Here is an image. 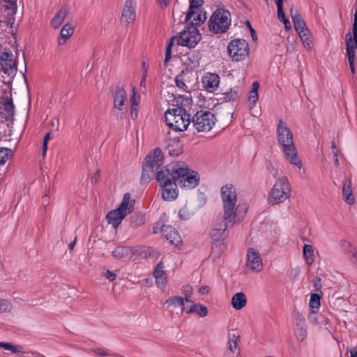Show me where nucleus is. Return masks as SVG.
Masks as SVG:
<instances>
[{"instance_id":"56","label":"nucleus","mask_w":357,"mask_h":357,"mask_svg":"<svg viewBox=\"0 0 357 357\" xmlns=\"http://www.w3.org/2000/svg\"><path fill=\"white\" fill-rule=\"evenodd\" d=\"M191 214L186 208H182L178 212V216L182 220H188L190 217Z\"/></svg>"},{"instance_id":"7","label":"nucleus","mask_w":357,"mask_h":357,"mask_svg":"<svg viewBox=\"0 0 357 357\" xmlns=\"http://www.w3.org/2000/svg\"><path fill=\"white\" fill-rule=\"evenodd\" d=\"M177 176V184L183 188H194L199 181L198 173L194 171H190L187 167H180L176 165V169L173 171Z\"/></svg>"},{"instance_id":"55","label":"nucleus","mask_w":357,"mask_h":357,"mask_svg":"<svg viewBox=\"0 0 357 357\" xmlns=\"http://www.w3.org/2000/svg\"><path fill=\"white\" fill-rule=\"evenodd\" d=\"M181 291L185 297L190 298L192 294V287L189 284H185L183 286Z\"/></svg>"},{"instance_id":"11","label":"nucleus","mask_w":357,"mask_h":357,"mask_svg":"<svg viewBox=\"0 0 357 357\" xmlns=\"http://www.w3.org/2000/svg\"><path fill=\"white\" fill-rule=\"evenodd\" d=\"M290 14L294 23V29L299 35L304 46L307 49H311L312 40L310 38L309 30L306 28L304 21L296 10L291 8L290 10Z\"/></svg>"},{"instance_id":"24","label":"nucleus","mask_w":357,"mask_h":357,"mask_svg":"<svg viewBox=\"0 0 357 357\" xmlns=\"http://www.w3.org/2000/svg\"><path fill=\"white\" fill-rule=\"evenodd\" d=\"M164 236L169 241V243L178 245L181 242V238L177 231L172 226H167L164 229Z\"/></svg>"},{"instance_id":"64","label":"nucleus","mask_w":357,"mask_h":357,"mask_svg":"<svg viewBox=\"0 0 357 357\" xmlns=\"http://www.w3.org/2000/svg\"><path fill=\"white\" fill-rule=\"evenodd\" d=\"M196 305L195 303H192V304H190V306L189 307V308H187V307H185V310L187 314H192V313H195V308H196Z\"/></svg>"},{"instance_id":"51","label":"nucleus","mask_w":357,"mask_h":357,"mask_svg":"<svg viewBox=\"0 0 357 357\" xmlns=\"http://www.w3.org/2000/svg\"><path fill=\"white\" fill-rule=\"evenodd\" d=\"M195 310V313H197L200 317H205L208 314L207 307L201 304L196 305Z\"/></svg>"},{"instance_id":"13","label":"nucleus","mask_w":357,"mask_h":357,"mask_svg":"<svg viewBox=\"0 0 357 357\" xmlns=\"http://www.w3.org/2000/svg\"><path fill=\"white\" fill-rule=\"evenodd\" d=\"M201 39V35L197 27L188 26L186 29L180 32L176 38L177 43L189 48L195 47Z\"/></svg>"},{"instance_id":"22","label":"nucleus","mask_w":357,"mask_h":357,"mask_svg":"<svg viewBox=\"0 0 357 357\" xmlns=\"http://www.w3.org/2000/svg\"><path fill=\"white\" fill-rule=\"evenodd\" d=\"M351 185L352 183L351 178H346L343 182L342 196L344 201L349 205L353 204L355 202Z\"/></svg>"},{"instance_id":"53","label":"nucleus","mask_w":357,"mask_h":357,"mask_svg":"<svg viewBox=\"0 0 357 357\" xmlns=\"http://www.w3.org/2000/svg\"><path fill=\"white\" fill-rule=\"evenodd\" d=\"M167 225H165L162 222H156L154 226H153V233L154 234H159V233H162V235L164 236V229L167 227Z\"/></svg>"},{"instance_id":"1","label":"nucleus","mask_w":357,"mask_h":357,"mask_svg":"<svg viewBox=\"0 0 357 357\" xmlns=\"http://www.w3.org/2000/svg\"><path fill=\"white\" fill-rule=\"evenodd\" d=\"M220 197L222 204V214L226 222L232 224L241 223L248 208L238 204V195L235 186L231 183L223 185L220 188Z\"/></svg>"},{"instance_id":"33","label":"nucleus","mask_w":357,"mask_h":357,"mask_svg":"<svg viewBox=\"0 0 357 357\" xmlns=\"http://www.w3.org/2000/svg\"><path fill=\"white\" fill-rule=\"evenodd\" d=\"M162 197L165 201H172L176 199L178 195L177 184L169 185L167 188H162Z\"/></svg>"},{"instance_id":"28","label":"nucleus","mask_w":357,"mask_h":357,"mask_svg":"<svg viewBox=\"0 0 357 357\" xmlns=\"http://www.w3.org/2000/svg\"><path fill=\"white\" fill-rule=\"evenodd\" d=\"M0 114L6 120H9L13 116L14 105L11 100H8L0 105Z\"/></svg>"},{"instance_id":"58","label":"nucleus","mask_w":357,"mask_h":357,"mask_svg":"<svg viewBox=\"0 0 357 357\" xmlns=\"http://www.w3.org/2000/svg\"><path fill=\"white\" fill-rule=\"evenodd\" d=\"M190 8L192 10L196 9L198 6H199L201 4L204 3V0H190ZM193 10H191V13Z\"/></svg>"},{"instance_id":"32","label":"nucleus","mask_w":357,"mask_h":357,"mask_svg":"<svg viewBox=\"0 0 357 357\" xmlns=\"http://www.w3.org/2000/svg\"><path fill=\"white\" fill-rule=\"evenodd\" d=\"M259 88V84L255 81L252 84V89L250 91L248 96V107L252 109L255 106L256 102L259 99L258 89Z\"/></svg>"},{"instance_id":"48","label":"nucleus","mask_w":357,"mask_h":357,"mask_svg":"<svg viewBox=\"0 0 357 357\" xmlns=\"http://www.w3.org/2000/svg\"><path fill=\"white\" fill-rule=\"evenodd\" d=\"M238 89H231L223 93V98L227 101L235 100L239 96Z\"/></svg>"},{"instance_id":"18","label":"nucleus","mask_w":357,"mask_h":357,"mask_svg":"<svg viewBox=\"0 0 357 357\" xmlns=\"http://www.w3.org/2000/svg\"><path fill=\"white\" fill-rule=\"evenodd\" d=\"M136 3L132 0H126L123 8L121 22L127 26L135 20Z\"/></svg>"},{"instance_id":"17","label":"nucleus","mask_w":357,"mask_h":357,"mask_svg":"<svg viewBox=\"0 0 357 357\" xmlns=\"http://www.w3.org/2000/svg\"><path fill=\"white\" fill-rule=\"evenodd\" d=\"M202 5L201 4L196 9H193L191 13L192 9L190 8V5L189 6L188 11L185 18V21L186 22H189L192 20V24L190 26H195L197 28V26L202 24L206 20V13L202 10Z\"/></svg>"},{"instance_id":"38","label":"nucleus","mask_w":357,"mask_h":357,"mask_svg":"<svg viewBox=\"0 0 357 357\" xmlns=\"http://www.w3.org/2000/svg\"><path fill=\"white\" fill-rule=\"evenodd\" d=\"M185 58V63L190 67L195 68L199 65V60L201 59L199 52L192 51L186 54Z\"/></svg>"},{"instance_id":"29","label":"nucleus","mask_w":357,"mask_h":357,"mask_svg":"<svg viewBox=\"0 0 357 357\" xmlns=\"http://www.w3.org/2000/svg\"><path fill=\"white\" fill-rule=\"evenodd\" d=\"M339 247L346 255H351L355 262L357 263V249L352 244L345 239H342L339 242Z\"/></svg>"},{"instance_id":"34","label":"nucleus","mask_w":357,"mask_h":357,"mask_svg":"<svg viewBox=\"0 0 357 357\" xmlns=\"http://www.w3.org/2000/svg\"><path fill=\"white\" fill-rule=\"evenodd\" d=\"M347 53L348 56H356V50H357V36L351 37L350 33L346 35Z\"/></svg>"},{"instance_id":"59","label":"nucleus","mask_w":357,"mask_h":357,"mask_svg":"<svg viewBox=\"0 0 357 357\" xmlns=\"http://www.w3.org/2000/svg\"><path fill=\"white\" fill-rule=\"evenodd\" d=\"M180 98L181 99V104L183 106H188L190 105L192 100L189 96H181Z\"/></svg>"},{"instance_id":"44","label":"nucleus","mask_w":357,"mask_h":357,"mask_svg":"<svg viewBox=\"0 0 357 357\" xmlns=\"http://www.w3.org/2000/svg\"><path fill=\"white\" fill-rule=\"evenodd\" d=\"M303 252L306 264L311 265L314 261V250L312 245H304Z\"/></svg>"},{"instance_id":"63","label":"nucleus","mask_w":357,"mask_h":357,"mask_svg":"<svg viewBox=\"0 0 357 357\" xmlns=\"http://www.w3.org/2000/svg\"><path fill=\"white\" fill-rule=\"evenodd\" d=\"M105 276L112 281L115 280L116 278V273L111 272L110 271H107V272L105 273Z\"/></svg>"},{"instance_id":"52","label":"nucleus","mask_w":357,"mask_h":357,"mask_svg":"<svg viewBox=\"0 0 357 357\" xmlns=\"http://www.w3.org/2000/svg\"><path fill=\"white\" fill-rule=\"evenodd\" d=\"M153 171H151V169H149V168H146V167L143 166V171L141 176V180L142 182H148L149 179L151 178L150 174L153 173Z\"/></svg>"},{"instance_id":"27","label":"nucleus","mask_w":357,"mask_h":357,"mask_svg":"<svg viewBox=\"0 0 357 357\" xmlns=\"http://www.w3.org/2000/svg\"><path fill=\"white\" fill-rule=\"evenodd\" d=\"M231 303L234 309L241 310L247 304V298L243 292H238L233 295Z\"/></svg>"},{"instance_id":"15","label":"nucleus","mask_w":357,"mask_h":357,"mask_svg":"<svg viewBox=\"0 0 357 357\" xmlns=\"http://www.w3.org/2000/svg\"><path fill=\"white\" fill-rule=\"evenodd\" d=\"M175 169H176V165H168L165 169L157 172L156 180L161 188L177 184V175L173 172Z\"/></svg>"},{"instance_id":"46","label":"nucleus","mask_w":357,"mask_h":357,"mask_svg":"<svg viewBox=\"0 0 357 357\" xmlns=\"http://www.w3.org/2000/svg\"><path fill=\"white\" fill-rule=\"evenodd\" d=\"M238 336L235 335L234 334L232 335V337L228 340L227 342V349L228 350L233 354L234 356H237L239 354L237 347V340Z\"/></svg>"},{"instance_id":"10","label":"nucleus","mask_w":357,"mask_h":357,"mask_svg":"<svg viewBox=\"0 0 357 357\" xmlns=\"http://www.w3.org/2000/svg\"><path fill=\"white\" fill-rule=\"evenodd\" d=\"M229 57L234 61L244 60L249 54V45L244 39L231 40L227 46Z\"/></svg>"},{"instance_id":"36","label":"nucleus","mask_w":357,"mask_h":357,"mask_svg":"<svg viewBox=\"0 0 357 357\" xmlns=\"http://www.w3.org/2000/svg\"><path fill=\"white\" fill-rule=\"evenodd\" d=\"M73 28L69 24H66L62 28L60 32V36L58 39V44L63 45L67 40L73 34Z\"/></svg>"},{"instance_id":"8","label":"nucleus","mask_w":357,"mask_h":357,"mask_svg":"<svg viewBox=\"0 0 357 357\" xmlns=\"http://www.w3.org/2000/svg\"><path fill=\"white\" fill-rule=\"evenodd\" d=\"M0 64L3 82L10 84L13 82L17 73V66L11 52H2L0 53Z\"/></svg>"},{"instance_id":"37","label":"nucleus","mask_w":357,"mask_h":357,"mask_svg":"<svg viewBox=\"0 0 357 357\" xmlns=\"http://www.w3.org/2000/svg\"><path fill=\"white\" fill-rule=\"evenodd\" d=\"M0 348H2L7 351H9L10 354H25V351L24 350L22 346L15 345L10 342H0Z\"/></svg>"},{"instance_id":"9","label":"nucleus","mask_w":357,"mask_h":357,"mask_svg":"<svg viewBox=\"0 0 357 357\" xmlns=\"http://www.w3.org/2000/svg\"><path fill=\"white\" fill-rule=\"evenodd\" d=\"M234 225L235 224L226 222L224 214H222V217H217L214 219L212 222L211 229L209 233L210 238L213 243H223L228 236L227 227Z\"/></svg>"},{"instance_id":"3","label":"nucleus","mask_w":357,"mask_h":357,"mask_svg":"<svg viewBox=\"0 0 357 357\" xmlns=\"http://www.w3.org/2000/svg\"><path fill=\"white\" fill-rule=\"evenodd\" d=\"M167 124L176 131L187 130L190 124V116L183 107L169 109L165 114Z\"/></svg>"},{"instance_id":"23","label":"nucleus","mask_w":357,"mask_h":357,"mask_svg":"<svg viewBox=\"0 0 357 357\" xmlns=\"http://www.w3.org/2000/svg\"><path fill=\"white\" fill-rule=\"evenodd\" d=\"M307 319L310 324L313 326H322L330 324L329 318L326 314L323 313L317 314V313L309 312Z\"/></svg>"},{"instance_id":"62","label":"nucleus","mask_w":357,"mask_h":357,"mask_svg":"<svg viewBox=\"0 0 357 357\" xmlns=\"http://www.w3.org/2000/svg\"><path fill=\"white\" fill-rule=\"evenodd\" d=\"M314 287L316 291H320V289L321 288V278L318 277L316 278V280L314 281Z\"/></svg>"},{"instance_id":"54","label":"nucleus","mask_w":357,"mask_h":357,"mask_svg":"<svg viewBox=\"0 0 357 357\" xmlns=\"http://www.w3.org/2000/svg\"><path fill=\"white\" fill-rule=\"evenodd\" d=\"M175 38H173L170 42L169 43L167 48H166V52H165V61L164 62L165 63H167L169 59H171L172 57V47L173 45V40Z\"/></svg>"},{"instance_id":"12","label":"nucleus","mask_w":357,"mask_h":357,"mask_svg":"<svg viewBox=\"0 0 357 357\" xmlns=\"http://www.w3.org/2000/svg\"><path fill=\"white\" fill-rule=\"evenodd\" d=\"M215 116L207 111H199L192 119V126L198 132H207L211 130L215 123Z\"/></svg>"},{"instance_id":"49","label":"nucleus","mask_w":357,"mask_h":357,"mask_svg":"<svg viewBox=\"0 0 357 357\" xmlns=\"http://www.w3.org/2000/svg\"><path fill=\"white\" fill-rule=\"evenodd\" d=\"M11 310V303L7 300L0 298V314L10 312Z\"/></svg>"},{"instance_id":"6","label":"nucleus","mask_w":357,"mask_h":357,"mask_svg":"<svg viewBox=\"0 0 357 357\" xmlns=\"http://www.w3.org/2000/svg\"><path fill=\"white\" fill-rule=\"evenodd\" d=\"M230 25V13L229 11L222 9L215 10L208 21V29L214 33L225 32Z\"/></svg>"},{"instance_id":"41","label":"nucleus","mask_w":357,"mask_h":357,"mask_svg":"<svg viewBox=\"0 0 357 357\" xmlns=\"http://www.w3.org/2000/svg\"><path fill=\"white\" fill-rule=\"evenodd\" d=\"M133 250L134 260L137 259L138 257L146 258L151 252V249L150 248L139 245L133 247Z\"/></svg>"},{"instance_id":"47","label":"nucleus","mask_w":357,"mask_h":357,"mask_svg":"<svg viewBox=\"0 0 357 357\" xmlns=\"http://www.w3.org/2000/svg\"><path fill=\"white\" fill-rule=\"evenodd\" d=\"M13 155L10 149L0 147V165H3Z\"/></svg>"},{"instance_id":"21","label":"nucleus","mask_w":357,"mask_h":357,"mask_svg":"<svg viewBox=\"0 0 357 357\" xmlns=\"http://www.w3.org/2000/svg\"><path fill=\"white\" fill-rule=\"evenodd\" d=\"M133 252V247L121 246L117 247L113 250L112 255L117 259L123 261H128L130 260H134Z\"/></svg>"},{"instance_id":"43","label":"nucleus","mask_w":357,"mask_h":357,"mask_svg":"<svg viewBox=\"0 0 357 357\" xmlns=\"http://www.w3.org/2000/svg\"><path fill=\"white\" fill-rule=\"evenodd\" d=\"M225 248H226L225 245L222 242L213 243V245H212V248H211L212 250H211V257L213 260L218 259L221 255V254L224 252Z\"/></svg>"},{"instance_id":"35","label":"nucleus","mask_w":357,"mask_h":357,"mask_svg":"<svg viewBox=\"0 0 357 357\" xmlns=\"http://www.w3.org/2000/svg\"><path fill=\"white\" fill-rule=\"evenodd\" d=\"M68 13V9L63 8L60 9L51 21V25L54 29H58L63 22Z\"/></svg>"},{"instance_id":"30","label":"nucleus","mask_w":357,"mask_h":357,"mask_svg":"<svg viewBox=\"0 0 357 357\" xmlns=\"http://www.w3.org/2000/svg\"><path fill=\"white\" fill-rule=\"evenodd\" d=\"M294 333L297 340L303 342L307 337V326L304 319H299L296 321Z\"/></svg>"},{"instance_id":"14","label":"nucleus","mask_w":357,"mask_h":357,"mask_svg":"<svg viewBox=\"0 0 357 357\" xmlns=\"http://www.w3.org/2000/svg\"><path fill=\"white\" fill-rule=\"evenodd\" d=\"M246 268L253 273H260L264 268L263 259L259 251L255 248H250L246 254Z\"/></svg>"},{"instance_id":"40","label":"nucleus","mask_w":357,"mask_h":357,"mask_svg":"<svg viewBox=\"0 0 357 357\" xmlns=\"http://www.w3.org/2000/svg\"><path fill=\"white\" fill-rule=\"evenodd\" d=\"M321 296L318 294H312L309 301L310 312L317 313L320 307Z\"/></svg>"},{"instance_id":"45","label":"nucleus","mask_w":357,"mask_h":357,"mask_svg":"<svg viewBox=\"0 0 357 357\" xmlns=\"http://www.w3.org/2000/svg\"><path fill=\"white\" fill-rule=\"evenodd\" d=\"M90 351L93 353L96 356L98 357H106V356H114L117 357L118 356L115 354H112L109 349L105 348L94 347L91 348Z\"/></svg>"},{"instance_id":"4","label":"nucleus","mask_w":357,"mask_h":357,"mask_svg":"<svg viewBox=\"0 0 357 357\" xmlns=\"http://www.w3.org/2000/svg\"><path fill=\"white\" fill-rule=\"evenodd\" d=\"M291 195V186L286 176L279 178L271 188L268 202L271 205L284 202Z\"/></svg>"},{"instance_id":"39","label":"nucleus","mask_w":357,"mask_h":357,"mask_svg":"<svg viewBox=\"0 0 357 357\" xmlns=\"http://www.w3.org/2000/svg\"><path fill=\"white\" fill-rule=\"evenodd\" d=\"M165 305H167V307H181L182 309H181V311H184L185 310V307H184V305H185V301H184V298H183L181 296H171L169 297L168 299H167L165 301Z\"/></svg>"},{"instance_id":"60","label":"nucleus","mask_w":357,"mask_h":357,"mask_svg":"<svg viewBox=\"0 0 357 357\" xmlns=\"http://www.w3.org/2000/svg\"><path fill=\"white\" fill-rule=\"evenodd\" d=\"M277 9H278V19L281 22H284V20H287L286 18V17H285V15H284V13L283 11L282 8H278Z\"/></svg>"},{"instance_id":"42","label":"nucleus","mask_w":357,"mask_h":357,"mask_svg":"<svg viewBox=\"0 0 357 357\" xmlns=\"http://www.w3.org/2000/svg\"><path fill=\"white\" fill-rule=\"evenodd\" d=\"M140 101V97L137 95V89L135 86H132V95L130 96L131 102V117L134 116V111H137Z\"/></svg>"},{"instance_id":"19","label":"nucleus","mask_w":357,"mask_h":357,"mask_svg":"<svg viewBox=\"0 0 357 357\" xmlns=\"http://www.w3.org/2000/svg\"><path fill=\"white\" fill-rule=\"evenodd\" d=\"M114 107L120 111H127L128 97L126 91L121 87L116 89L114 95Z\"/></svg>"},{"instance_id":"16","label":"nucleus","mask_w":357,"mask_h":357,"mask_svg":"<svg viewBox=\"0 0 357 357\" xmlns=\"http://www.w3.org/2000/svg\"><path fill=\"white\" fill-rule=\"evenodd\" d=\"M163 165V154L160 149H155L144 159V165L151 171L157 170Z\"/></svg>"},{"instance_id":"31","label":"nucleus","mask_w":357,"mask_h":357,"mask_svg":"<svg viewBox=\"0 0 357 357\" xmlns=\"http://www.w3.org/2000/svg\"><path fill=\"white\" fill-rule=\"evenodd\" d=\"M182 146L181 142L174 138L169 140L167 148L170 155L177 156L182 153Z\"/></svg>"},{"instance_id":"2","label":"nucleus","mask_w":357,"mask_h":357,"mask_svg":"<svg viewBox=\"0 0 357 357\" xmlns=\"http://www.w3.org/2000/svg\"><path fill=\"white\" fill-rule=\"evenodd\" d=\"M277 139L282 147L283 153L287 160L299 169L302 167V162L298 156L297 150L293 141V134L287 123L282 119L279 120L277 127Z\"/></svg>"},{"instance_id":"25","label":"nucleus","mask_w":357,"mask_h":357,"mask_svg":"<svg viewBox=\"0 0 357 357\" xmlns=\"http://www.w3.org/2000/svg\"><path fill=\"white\" fill-rule=\"evenodd\" d=\"M153 275L155 279V282L159 288H164L167 283V277L164 271V265L162 262H160L156 266Z\"/></svg>"},{"instance_id":"61","label":"nucleus","mask_w":357,"mask_h":357,"mask_svg":"<svg viewBox=\"0 0 357 357\" xmlns=\"http://www.w3.org/2000/svg\"><path fill=\"white\" fill-rule=\"evenodd\" d=\"M356 56H348L349 67L352 74L355 73L354 60Z\"/></svg>"},{"instance_id":"20","label":"nucleus","mask_w":357,"mask_h":357,"mask_svg":"<svg viewBox=\"0 0 357 357\" xmlns=\"http://www.w3.org/2000/svg\"><path fill=\"white\" fill-rule=\"evenodd\" d=\"M220 77L217 74L206 73L202 77L203 87L208 92H214L219 86Z\"/></svg>"},{"instance_id":"57","label":"nucleus","mask_w":357,"mask_h":357,"mask_svg":"<svg viewBox=\"0 0 357 357\" xmlns=\"http://www.w3.org/2000/svg\"><path fill=\"white\" fill-rule=\"evenodd\" d=\"M266 166L269 173L273 177H276L278 176V169L274 167V165L271 162H268Z\"/></svg>"},{"instance_id":"26","label":"nucleus","mask_w":357,"mask_h":357,"mask_svg":"<svg viewBox=\"0 0 357 357\" xmlns=\"http://www.w3.org/2000/svg\"><path fill=\"white\" fill-rule=\"evenodd\" d=\"M188 73L182 72L180 75H177L175 78V83L176 86L182 91L190 93L191 87L190 82L188 80Z\"/></svg>"},{"instance_id":"50","label":"nucleus","mask_w":357,"mask_h":357,"mask_svg":"<svg viewBox=\"0 0 357 357\" xmlns=\"http://www.w3.org/2000/svg\"><path fill=\"white\" fill-rule=\"evenodd\" d=\"M144 223V218L140 215H135L130 217V224L134 227H138Z\"/></svg>"},{"instance_id":"5","label":"nucleus","mask_w":357,"mask_h":357,"mask_svg":"<svg viewBox=\"0 0 357 357\" xmlns=\"http://www.w3.org/2000/svg\"><path fill=\"white\" fill-rule=\"evenodd\" d=\"M133 210L132 201L130 199V195L126 193L119 207L110 211L107 215V220L109 224L116 228L121 224L123 219Z\"/></svg>"}]
</instances>
